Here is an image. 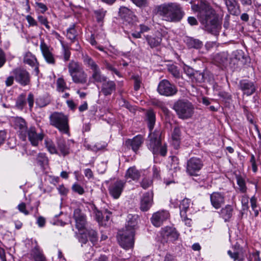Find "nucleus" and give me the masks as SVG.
<instances>
[{
    "instance_id": "338daca9",
    "label": "nucleus",
    "mask_w": 261,
    "mask_h": 261,
    "mask_svg": "<svg viewBox=\"0 0 261 261\" xmlns=\"http://www.w3.org/2000/svg\"><path fill=\"white\" fill-rule=\"evenodd\" d=\"M6 62V57L4 52L0 48V68L2 67Z\"/></svg>"
},
{
    "instance_id": "7c9ffc66",
    "label": "nucleus",
    "mask_w": 261,
    "mask_h": 261,
    "mask_svg": "<svg viewBox=\"0 0 261 261\" xmlns=\"http://www.w3.org/2000/svg\"><path fill=\"white\" fill-rule=\"evenodd\" d=\"M233 208L230 205H227L222 208L220 215L225 221H228L232 216Z\"/></svg>"
},
{
    "instance_id": "603ef678",
    "label": "nucleus",
    "mask_w": 261,
    "mask_h": 261,
    "mask_svg": "<svg viewBox=\"0 0 261 261\" xmlns=\"http://www.w3.org/2000/svg\"><path fill=\"white\" fill-rule=\"evenodd\" d=\"M250 203L251 208L254 213V216L257 217L258 215V211L257 210L256 198L254 196L251 198Z\"/></svg>"
},
{
    "instance_id": "9d476101",
    "label": "nucleus",
    "mask_w": 261,
    "mask_h": 261,
    "mask_svg": "<svg viewBox=\"0 0 261 261\" xmlns=\"http://www.w3.org/2000/svg\"><path fill=\"white\" fill-rule=\"evenodd\" d=\"M157 91L160 95L168 97L175 95L178 90L174 84L167 80H163L159 83Z\"/></svg>"
},
{
    "instance_id": "37998d69",
    "label": "nucleus",
    "mask_w": 261,
    "mask_h": 261,
    "mask_svg": "<svg viewBox=\"0 0 261 261\" xmlns=\"http://www.w3.org/2000/svg\"><path fill=\"white\" fill-rule=\"evenodd\" d=\"M242 252V249H238V250H234L233 252H232L231 250H228L227 251V253L229 256L232 258L234 260H238L239 259H241L242 257H244L243 255H241V253Z\"/></svg>"
},
{
    "instance_id": "7ed1b4c3",
    "label": "nucleus",
    "mask_w": 261,
    "mask_h": 261,
    "mask_svg": "<svg viewBox=\"0 0 261 261\" xmlns=\"http://www.w3.org/2000/svg\"><path fill=\"white\" fill-rule=\"evenodd\" d=\"M128 219L125 228L119 230L118 234L119 243L125 249L132 248L134 246L135 230L138 223L137 218L135 216L130 215L128 216Z\"/></svg>"
},
{
    "instance_id": "2f4dec72",
    "label": "nucleus",
    "mask_w": 261,
    "mask_h": 261,
    "mask_svg": "<svg viewBox=\"0 0 261 261\" xmlns=\"http://www.w3.org/2000/svg\"><path fill=\"white\" fill-rule=\"evenodd\" d=\"M146 121L149 131L153 130L155 122V115L154 112L149 110L146 113Z\"/></svg>"
},
{
    "instance_id": "f8f14e48",
    "label": "nucleus",
    "mask_w": 261,
    "mask_h": 261,
    "mask_svg": "<svg viewBox=\"0 0 261 261\" xmlns=\"http://www.w3.org/2000/svg\"><path fill=\"white\" fill-rule=\"evenodd\" d=\"M12 73L15 81L20 85L25 86L30 84L31 76L29 72L25 69L17 68L13 70Z\"/></svg>"
},
{
    "instance_id": "4be33fe9",
    "label": "nucleus",
    "mask_w": 261,
    "mask_h": 261,
    "mask_svg": "<svg viewBox=\"0 0 261 261\" xmlns=\"http://www.w3.org/2000/svg\"><path fill=\"white\" fill-rule=\"evenodd\" d=\"M224 2L230 14L238 16L241 13L240 6L237 0H224Z\"/></svg>"
},
{
    "instance_id": "393cba45",
    "label": "nucleus",
    "mask_w": 261,
    "mask_h": 261,
    "mask_svg": "<svg viewBox=\"0 0 261 261\" xmlns=\"http://www.w3.org/2000/svg\"><path fill=\"white\" fill-rule=\"evenodd\" d=\"M116 85L113 81H106L102 82L101 92L105 96L110 95L116 90Z\"/></svg>"
},
{
    "instance_id": "473e14b6",
    "label": "nucleus",
    "mask_w": 261,
    "mask_h": 261,
    "mask_svg": "<svg viewBox=\"0 0 261 261\" xmlns=\"http://www.w3.org/2000/svg\"><path fill=\"white\" fill-rule=\"evenodd\" d=\"M191 204V200L188 198L184 199L180 202V217H186L187 212L188 211Z\"/></svg>"
},
{
    "instance_id": "09e8293b",
    "label": "nucleus",
    "mask_w": 261,
    "mask_h": 261,
    "mask_svg": "<svg viewBox=\"0 0 261 261\" xmlns=\"http://www.w3.org/2000/svg\"><path fill=\"white\" fill-rule=\"evenodd\" d=\"M152 184V180L149 177H144L141 183V186L144 189H146L150 187Z\"/></svg>"
},
{
    "instance_id": "49530a36",
    "label": "nucleus",
    "mask_w": 261,
    "mask_h": 261,
    "mask_svg": "<svg viewBox=\"0 0 261 261\" xmlns=\"http://www.w3.org/2000/svg\"><path fill=\"white\" fill-rule=\"evenodd\" d=\"M191 79L193 82L201 83L204 81V74L198 71H195Z\"/></svg>"
},
{
    "instance_id": "774afa93",
    "label": "nucleus",
    "mask_w": 261,
    "mask_h": 261,
    "mask_svg": "<svg viewBox=\"0 0 261 261\" xmlns=\"http://www.w3.org/2000/svg\"><path fill=\"white\" fill-rule=\"evenodd\" d=\"M27 100L29 103L30 109H31L34 105V95L32 93H29V94L28 95Z\"/></svg>"
},
{
    "instance_id": "0eeeda50",
    "label": "nucleus",
    "mask_w": 261,
    "mask_h": 261,
    "mask_svg": "<svg viewBox=\"0 0 261 261\" xmlns=\"http://www.w3.org/2000/svg\"><path fill=\"white\" fill-rule=\"evenodd\" d=\"M49 123L64 134H68L69 126L68 117L62 113L54 112L49 117Z\"/></svg>"
},
{
    "instance_id": "20e7f679",
    "label": "nucleus",
    "mask_w": 261,
    "mask_h": 261,
    "mask_svg": "<svg viewBox=\"0 0 261 261\" xmlns=\"http://www.w3.org/2000/svg\"><path fill=\"white\" fill-rule=\"evenodd\" d=\"M162 133L160 129L150 131L147 146L153 154H160L164 156L167 154V149L166 144L162 143Z\"/></svg>"
},
{
    "instance_id": "b1692460",
    "label": "nucleus",
    "mask_w": 261,
    "mask_h": 261,
    "mask_svg": "<svg viewBox=\"0 0 261 261\" xmlns=\"http://www.w3.org/2000/svg\"><path fill=\"white\" fill-rule=\"evenodd\" d=\"M141 175V172L137 169L135 166L129 167L126 171L125 174V178L126 180L130 181L131 180L134 181H138Z\"/></svg>"
},
{
    "instance_id": "f03ea898",
    "label": "nucleus",
    "mask_w": 261,
    "mask_h": 261,
    "mask_svg": "<svg viewBox=\"0 0 261 261\" xmlns=\"http://www.w3.org/2000/svg\"><path fill=\"white\" fill-rule=\"evenodd\" d=\"M157 14L163 20L177 23L181 21L185 15L181 6L176 3H165L156 7Z\"/></svg>"
},
{
    "instance_id": "1a4fd4ad",
    "label": "nucleus",
    "mask_w": 261,
    "mask_h": 261,
    "mask_svg": "<svg viewBox=\"0 0 261 261\" xmlns=\"http://www.w3.org/2000/svg\"><path fill=\"white\" fill-rule=\"evenodd\" d=\"M203 166L202 161L196 157L189 159L186 164V172L190 176H197Z\"/></svg>"
},
{
    "instance_id": "6ab92c4d",
    "label": "nucleus",
    "mask_w": 261,
    "mask_h": 261,
    "mask_svg": "<svg viewBox=\"0 0 261 261\" xmlns=\"http://www.w3.org/2000/svg\"><path fill=\"white\" fill-rule=\"evenodd\" d=\"M210 200L213 206L218 209L225 203L224 194L218 192H213L210 195Z\"/></svg>"
},
{
    "instance_id": "79ce46f5",
    "label": "nucleus",
    "mask_w": 261,
    "mask_h": 261,
    "mask_svg": "<svg viewBox=\"0 0 261 261\" xmlns=\"http://www.w3.org/2000/svg\"><path fill=\"white\" fill-rule=\"evenodd\" d=\"M166 236L168 240L173 241L178 239L179 234L175 229L170 228L166 231Z\"/></svg>"
},
{
    "instance_id": "3c124183",
    "label": "nucleus",
    "mask_w": 261,
    "mask_h": 261,
    "mask_svg": "<svg viewBox=\"0 0 261 261\" xmlns=\"http://www.w3.org/2000/svg\"><path fill=\"white\" fill-rule=\"evenodd\" d=\"M87 229L83 232H80L77 234V239L82 244H86L88 242V236Z\"/></svg>"
},
{
    "instance_id": "680f3d73",
    "label": "nucleus",
    "mask_w": 261,
    "mask_h": 261,
    "mask_svg": "<svg viewBox=\"0 0 261 261\" xmlns=\"http://www.w3.org/2000/svg\"><path fill=\"white\" fill-rule=\"evenodd\" d=\"M250 163L251 165L252 171L254 172H256L257 171V166L256 163V160L253 154H251L250 159Z\"/></svg>"
},
{
    "instance_id": "9b49d317",
    "label": "nucleus",
    "mask_w": 261,
    "mask_h": 261,
    "mask_svg": "<svg viewBox=\"0 0 261 261\" xmlns=\"http://www.w3.org/2000/svg\"><path fill=\"white\" fill-rule=\"evenodd\" d=\"M125 185L126 181L123 180L117 179L112 181L108 188L110 195L115 199H118L123 191Z\"/></svg>"
},
{
    "instance_id": "8fccbe9b",
    "label": "nucleus",
    "mask_w": 261,
    "mask_h": 261,
    "mask_svg": "<svg viewBox=\"0 0 261 261\" xmlns=\"http://www.w3.org/2000/svg\"><path fill=\"white\" fill-rule=\"evenodd\" d=\"M57 89L59 91L63 92L67 89L66 84L62 78H59L57 82Z\"/></svg>"
},
{
    "instance_id": "aec40b11",
    "label": "nucleus",
    "mask_w": 261,
    "mask_h": 261,
    "mask_svg": "<svg viewBox=\"0 0 261 261\" xmlns=\"http://www.w3.org/2000/svg\"><path fill=\"white\" fill-rule=\"evenodd\" d=\"M153 203V194L148 192L143 194L140 199V208L142 211H147Z\"/></svg>"
},
{
    "instance_id": "bb28decb",
    "label": "nucleus",
    "mask_w": 261,
    "mask_h": 261,
    "mask_svg": "<svg viewBox=\"0 0 261 261\" xmlns=\"http://www.w3.org/2000/svg\"><path fill=\"white\" fill-rule=\"evenodd\" d=\"M30 255L31 257L34 261H47V259L44 255L42 250L40 249L37 245L31 250Z\"/></svg>"
},
{
    "instance_id": "0e129e2a",
    "label": "nucleus",
    "mask_w": 261,
    "mask_h": 261,
    "mask_svg": "<svg viewBox=\"0 0 261 261\" xmlns=\"http://www.w3.org/2000/svg\"><path fill=\"white\" fill-rule=\"evenodd\" d=\"M103 215L101 212L98 210L95 211V219L99 223L102 222Z\"/></svg>"
},
{
    "instance_id": "72a5a7b5",
    "label": "nucleus",
    "mask_w": 261,
    "mask_h": 261,
    "mask_svg": "<svg viewBox=\"0 0 261 261\" xmlns=\"http://www.w3.org/2000/svg\"><path fill=\"white\" fill-rule=\"evenodd\" d=\"M67 38L71 40V42H74L77 38V33L75 30V24H72L67 30Z\"/></svg>"
},
{
    "instance_id": "13d9d810",
    "label": "nucleus",
    "mask_w": 261,
    "mask_h": 261,
    "mask_svg": "<svg viewBox=\"0 0 261 261\" xmlns=\"http://www.w3.org/2000/svg\"><path fill=\"white\" fill-rule=\"evenodd\" d=\"M25 18L29 23V27L37 26L38 23L37 21L31 15H28L26 16Z\"/></svg>"
},
{
    "instance_id": "a19ab883",
    "label": "nucleus",
    "mask_w": 261,
    "mask_h": 261,
    "mask_svg": "<svg viewBox=\"0 0 261 261\" xmlns=\"http://www.w3.org/2000/svg\"><path fill=\"white\" fill-rule=\"evenodd\" d=\"M237 182L239 187V190L241 192L244 193L247 191V187L244 179L240 175H236Z\"/></svg>"
},
{
    "instance_id": "ea45409f",
    "label": "nucleus",
    "mask_w": 261,
    "mask_h": 261,
    "mask_svg": "<svg viewBox=\"0 0 261 261\" xmlns=\"http://www.w3.org/2000/svg\"><path fill=\"white\" fill-rule=\"evenodd\" d=\"M36 61V59L31 53H27L23 58L24 63L30 65V66H34Z\"/></svg>"
},
{
    "instance_id": "39448f33",
    "label": "nucleus",
    "mask_w": 261,
    "mask_h": 261,
    "mask_svg": "<svg viewBox=\"0 0 261 261\" xmlns=\"http://www.w3.org/2000/svg\"><path fill=\"white\" fill-rule=\"evenodd\" d=\"M68 72L73 82L76 84H85L88 81V74L84 70L82 64L71 60L68 65Z\"/></svg>"
},
{
    "instance_id": "c9c22d12",
    "label": "nucleus",
    "mask_w": 261,
    "mask_h": 261,
    "mask_svg": "<svg viewBox=\"0 0 261 261\" xmlns=\"http://www.w3.org/2000/svg\"><path fill=\"white\" fill-rule=\"evenodd\" d=\"M162 40V38L160 36L153 37L147 36L146 37L147 43L151 48H154L160 45Z\"/></svg>"
},
{
    "instance_id": "58836bf2",
    "label": "nucleus",
    "mask_w": 261,
    "mask_h": 261,
    "mask_svg": "<svg viewBox=\"0 0 261 261\" xmlns=\"http://www.w3.org/2000/svg\"><path fill=\"white\" fill-rule=\"evenodd\" d=\"M87 233L90 241L93 245H95L98 241L97 232L94 229H87Z\"/></svg>"
},
{
    "instance_id": "c85d7f7f",
    "label": "nucleus",
    "mask_w": 261,
    "mask_h": 261,
    "mask_svg": "<svg viewBox=\"0 0 261 261\" xmlns=\"http://www.w3.org/2000/svg\"><path fill=\"white\" fill-rule=\"evenodd\" d=\"M214 61L218 64L224 65L228 61V54L227 52H221L216 55L214 58Z\"/></svg>"
},
{
    "instance_id": "2eb2a0df",
    "label": "nucleus",
    "mask_w": 261,
    "mask_h": 261,
    "mask_svg": "<svg viewBox=\"0 0 261 261\" xmlns=\"http://www.w3.org/2000/svg\"><path fill=\"white\" fill-rule=\"evenodd\" d=\"M73 218L75 222V227L79 230H82L85 228L87 224L86 216L80 208L74 210Z\"/></svg>"
},
{
    "instance_id": "a878e982",
    "label": "nucleus",
    "mask_w": 261,
    "mask_h": 261,
    "mask_svg": "<svg viewBox=\"0 0 261 261\" xmlns=\"http://www.w3.org/2000/svg\"><path fill=\"white\" fill-rule=\"evenodd\" d=\"M57 144L58 146V151H60V154L63 156H66L70 153V147L67 144L66 141L62 138H57Z\"/></svg>"
},
{
    "instance_id": "4468645a",
    "label": "nucleus",
    "mask_w": 261,
    "mask_h": 261,
    "mask_svg": "<svg viewBox=\"0 0 261 261\" xmlns=\"http://www.w3.org/2000/svg\"><path fill=\"white\" fill-rule=\"evenodd\" d=\"M14 125L20 138L23 141H25L27 138V130L29 129L25 121L21 117H17L14 120Z\"/></svg>"
},
{
    "instance_id": "cd10ccee",
    "label": "nucleus",
    "mask_w": 261,
    "mask_h": 261,
    "mask_svg": "<svg viewBox=\"0 0 261 261\" xmlns=\"http://www.w3.org/2000/svg\"><path fill=\"white\" fill-rule=\"evenodd\" d=\"M167 167L170 172V174L174 176V173H176L180 169L179 166L178 159L176 156H172L169 161Z\"/></svg>"
},
{
    "instance_id": "6e6d98bb",
    "label": "nucleus",
    "mask_w": 261,
    "mask_h": 261,
    "mask_svg": "<svg viewBox=\"0 0 261 261\" xmlns=\"http://www.w3.org/2000/svg\"><path fill=\"white\" fill-rule=\"evenodd\" d=\"M248 201L249 197L246 195H243L241 198V202L243 210L248 208Z\"/></svg>"
},
{
    "instance_id": "f704fd0d",
    "label": "nucleus",
    "mask_w": 261,
    "mask_h": 261,
    "mask_svg": "<svg viewBox=\"0 0 261 261\" xmlns=\"http://www.w3.org/2000/svg\"><path fill=\"white\" fill-rule=\"evenodd\" d=\"M180 130L178 127H175L172 134L173 144L177 148L179 146L180 140Z\"/></svg>"
},
{
    "instance_id": "bf43d9fd",
    "label": "nucleus",
    "mask_w": 261,
    "mask_h": 261,
    "mask_svg": "<svg viewBox=\"0 0 261 261\" xmlns=\"http://www.w3.org/2000/svg\"><path fill=\"white\" fill-rule=\"evenodd\" d=\"M17 208L19 211L25 215H28L29 214V211L26 209V205L24 202H21L17 206Z\"/></svg>"
},
{
    "instance_id": "e433bc0d",
    "label": "nucleus",
    "mask_w": 261,
    "mask_h": 261,
    "mask_svg": "<svg viewBox=\"0 0 261 261\" xmlns=\"http://www.w3.org/2000/svg\"><path fill=\"white\" fill-rule=\"evenodd\" d=\"M36 161L42 168H44L48 164V159L45 153L40 152L36 157Z\"/></svg>"
},
{
    "instance_id": "a18cd8bd",
    "label": "nucleus",
    "mask_w": 261,
    "mask_h": 261,
    "mask_svg": "<svg viewBox=\"0 0 261 261\" xmlns=\"http://www.w3.org/2000/svg\"><path fill=\"white\" fill-rule=\"evenodd\" d=\"M107 11L103 9H100L94 11V14L96 16L97 21L98 22H102L106 14Z\"/></svg>"
},
{
    "instance_id": "864d4df0",
    "label": "nucleus",
    "mask_w": 261,
    "mask_h": 261,
    "mask_svg": "<svg viewBox=\"0 0 261 261\" xmlns=\"http://www.w3.org/2000/svg\"><path fill=\"white\" fill-rule=\"evenodd\" d=\"M234 58L238 60L245 59V54L242 50H237L232 53Z\"/></svg>"
},
{
    "instance_id": "c756f323",
    "label": "nucleus",
    "mask_w": 261,
    "mask_h": 261,
    "mask_svg": "<svg viewBox=\"0 0 261 261\" xmlns=\"http://www.w3.org/2000/svg\"><path fill=\"white\" fill-rule=\"evenodd\" d=\"M185 42L189 48H194L195 49H200L203 46L202 41L192 37H187Z\"/></svg>"
},
{
    "instance_id": "e2e57ef3",
    "label": "nucleus",
    "mask_w": 261,
    "mask_h": 261,
    "mask_svg": "<svg viewBox=\"0 0 261 261\" xmlns=\"http://www.w3.org/2000/svg\"><path fill=\"white\" fill-rule=\"evenodd\" d=\"M35 5L42 13H44L47 10V7L46 6L42 3L36 2Z\"/></svg>"
},
{
    "instance_id": "dca6fc26",
    "label": "nucleus",
    "mask_w": 261,
    "mask_h": 261,
    "mask_svg": "<svg viewBox=\"0 0 261 261\" xmlns=\"http://www.w3.org/2000/svg\"><path fill=\"white\" fill-rule=\"evenodd\" d=\"M27 137L32 145L37 146L43 140L44 134L42 133H37L35 127L31 126L27 130Z\"/></svg>"
},
{
    "instance_id": "6e6552de",
    "label": "nucleus",
    "mask_w": 261,
    "mask_h": 261,
    "mask_svg": "<svg viewBox=\"0 0 261 261\" xmlns=\"http://www.w3.org/2000/svg\"><path fill=\"white\" fill-rule=\"evenodd\" d=\"M83 61L85 64L92 70V73L90 77V80H91L92 82L101 83L106 82L107 77L102 74L98 65L90 57L88 56H85Z\"/></svg>"
},
{
    "instance_id": "ddd939ff",
    "label": "nucleus",
    "mask_w": 261,
    "mask_h": 261,
    "mask_svg": "<svg viewBox=\"0 0 261 261\" xmlns=\"http://www.w3.org/2000/svg\"><path fill=\"white\" fill-rule=\"evenodd\" d=\"M40 48L45 61L49 64L54 65L56 59L52 53L53 48L48 46L43 40L41 41Z\"/></svg>"
},
{
    "instance_id": "69168bd1",
    "label": "nucleus",
    "mask_w": 261,
    "mask_h": 261,
    "mask_svg": "<svg viewBox=\"0 0 261 261\" xmlns=\"http://www.w3.org/2000/svg\"><path fill=\"white\" fill-rule=\"evenodd\" d=\"M137 6L141 7L145 6L147 0H131Z\"/></svg>"
},
{
    "instance_id": "412c9836",
    "label": "nucleus",
    "mask_w": 261,
    "mask_h": 261,
    "mask_svg": "<svg viewBox=\"0 0 261 261\" xmlns=\"http://www.w3.org/2000/svg\"><path fill=\"white\" fill-rule=\"evenodd\" d=\"M144 142L143 137L141 135H137L132 139H127L125 142V145L130 146L132 150L136 152Z\"/></svg>"
},
{
    "instance_id": "5701e85b",
    "label": "nucleus",
    "mask_w": 261,
    "mask_h": 261,
    "mask_svg": "<svg viewBox=\"0 0 261 261\" xmlns=\"http://www.w3.org/2000/svg\"><path fill=\"white\" fill-rule=\"evenodd\" d=\"M119 13L121 18L128 23H131L136 20V16L133 12L126 7H121Z\"/></svg>"
},
{
    "instance_id": "4c0bfd02",
    "label": "nucleus",
    "mask_w": 261,
    "mask_h": 261,
    "mask_svg": "<svg viewBox=\"0 0 261 261\" xmlns=\"http://www.w3.org/2000/svg\"><path fill=\"white\" fill-rule=\"evenodd\" d=\"M44 143L45 147L50 153L59 154L58 149L51 140L47 139L45 140Z\"/></svg>"
},
{
    "instance_id": "a211bd4d",
    "label": "nucleus",
    "mask_w": 261,
    "mask_h": 261,
    "mask_svg": "<svg viewBox=\"0 0 261 261\" xmlns=\"http://www.w3.org/2000/svg\"><path fill=\"white\" fill-rule=\"evenodd\" d=\"M239 86L244 94L250 96L253 94L256 89V86L254 83L247 80H243L240 81Z\"/></svg>"
},
{
    "instance_id": "052dcab7",
    "label": "nucleus",
    "mask_w": 261,
    "mask_h": 261,
    "mask_svg": "<svg viewBox=\"0 0 261 261\" xmlns=\"http://www.w3.org/2000/svg\"><path fill=\"white\" fill-rule=\"evenodd\" d=\"M133 79L134 80V89L136 91H138L141 86V78L138 76H135L133 77Z\"/></svg>"
},
{
    "instance_id": "c03bdc74",
    "label": "nucleus",
    "mask_w": 261,
    "mask_h": 261,
    "mask_svg": "<svg viewBox=\"0 0 261 261\" xmlns=\"http://www.w3.org/2000/svg\"><path fill=\"white\" fill-rule=\"evenodd\" d=\"M25 105L26 100L25 95L23 94L19 95L16 100V107L19 109L22 110Z\"/></svg>"
},
{
    "instance_id": "4d7b16f0",
    "label": "nucleus",
    "mask_w": 261,
    "mask_h": 261,
    "mask_svg": "<svg viewBox=\"0 0 261 261\" xmlns=\"http://www.w3.org/2000/svg\"><path fill=\"white\" fill-rule=\"evenodd\" d=\"M184 71L185 73L191 79L192 78L195 71L193 69L188 66H185L184 67Z\"/></svg>"
},
{
    "instance_id": "423d86ee",
    "label": "nucleus",
    "mask_w": 261,
    "mask_h": 261,
    "mask_svg": "<svg viewBox=\"0 0 261 261\" xmlns=\"http://www.w3.org/2000/svg\"><path fill=\"white\" fill-rule=\"evenodd\" d=\"M173 109L178 118L185 120L191 118L194 113V106L187 99H179L174 102Z\"/></svg>"
},
{
    "instance_id": "f257e3e1",
    "label": "nucleus",
    "mask_w": 261,
    "mask_h": 261,
    "mask_svg": "<svg viewBox=\"0 0 261 261\" xmlns=\"http://www.w3.org/2000/svg\"><path fill=\"white\" fill-rule=\"evenodd\" d=\"M199 11L200 22L204 26L205 30L217 35L221 28L218 19L213 9L207 3L201 2L200 6H197Z\"/></svg>"
},
{
    "instance_id": "5fc2aeb1",
    "label": "nucleus",
    "mask_w": 261,
    "mask_h": 261,
    "mask_svg": "<svg viewBox=\"0 0 261 261\" xmlns=\"http://www.w3.org/2000/svg\"><path fill=\"white\" fill-rule=\"evenodd\" d=\"M72 189L74 192L77 193L80 195L83 194L85 192L83 188L77 184H75L72 186Z\"/></svg>"
},
{
    "instance_id": "de8ad7c7",
    "label": "nucleus",
    "mask_w": 261,
    "mask_h": 261,
    "mask_svg": "<svg viewBox=\"0 0 261 261\" xmlns=\"http://www.w3.org/2000/svg\"><path fill=\"white\" fill-rule=\"evenodd\" d=\"M169 71L176 79H179L181 74L177 67L175 65H171L168 68Z\"/></svg>"
},
{
    "instance_id": "f3484780",
    "label": "nucleus",
    "mask_w": 261,
    "mask_h": 261,
    "mask_svg": "<svg viewBox=\"0 0 261 261\" xmlns=\"http://www.w3.org/2000/svg\"><path fill=\"white\" fill-rule=\"evenodd\" d=\"M169 217V213L167 211H160L153 214L151 218L152 224L155 227L160 226Z\"/></svg>"
}]
</instances>
